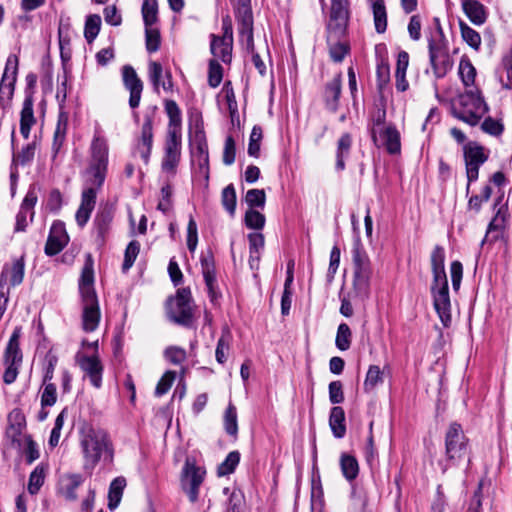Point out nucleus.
<instances>
[{
	"label": "nucleus",
	"instance_id": "nucleus-1",
	"mask_svg": "<svg viewBox=\"0 0 512 512\" xmlns=\"http://www.w3.org/2000/svg\"><path fill=\"white\" fill-rule=\"evenodd\" d=\"M79 447L85 470H93L102 459H113L112 441L107 431L100 427L83 425L79 430Z\"/></svg>",
	"mask_w": 512,
	"mask_h": 512
},
{
	"label": "nucleus",
	"instance_id": "nucleus-2",
	"mask_svg": "<svg viewBox=\"0 0 512 512\" xmlns=\"http://www.w3.org/2000/svg\"><path fill=\"white\" fill-rule=\"evenodd\" d=\"M430 262L433 273L431 293L433 296L434 308L443 325L447 327L451 322V302L447 276L444 268L445 251L443 247L437 245L433 248L430 256Z\"/></svg>",
	"mask_w": 512,
	"mask_h": 512
},
{
	"label": "nucleus",
	"instance_id": "nucleus-3",
	"mask_svg": "<svg viewBox=\"0 0 512 512\" xmlns=\"http://www.w3.org/2000/svg\"><path fill=\"white\" fill-rule=\"evenodd\" d=\"M94 273L92 263L87 262L83 267L79 281V291L81 295V326L85 332H93L97 329L101 312L98 298L93 286Z\"/></svg>",
	"mask_w": 512,
	"mask_h": 512
},
{
	"label": "nucleus",
	"instance_id": "nucleus-4",
	"mask_svg": "<svg viewBox=\"0 0 512 512\" xmlns=\"http://www.w3.org/2000/svg\"><path fill=\"white\" fill-rule=\"evenodd\" d=\"M107 168L89 165L85 172V188L82 191L81 203L76 212V221L83 227L89 220L96 204L97 190L104 183Z\"/></svg>",
	"mask_w": 512,
	"mask_h": 512
},
{
	"label": "nucleus",
	"instance_id": "nucleus-5",
	"mask_svg": "<svg viewBox=\"0 0 512 512\" xmlns=\"http://www.w3.org/2000/svg\"><path fill=\"white\" fill-rule=\"evenodd\" d=\"M434 23L435 31L428 39L429 61L434 75L443 78L452 69L453 59L439 19L435 18Z\"/></svg>",
	"mask_w": 512,
	"mask_h": 512
},
{
	"label": "nucleus",
	"instance_id": "nucleus-6",
	"mask_svg": "<svg viewBox=\"0 0 512 512\" xmlns=\"http://www.w3.org/2000/svg\"><path fill=\"white\" fill-rule=\"evenodd\" d=\"M386 112L378 109L371 116L369 130L374 144L384 147L389 154H399L401 139L399 131L392 125L386 124Z\"/></svg>",
	"mask_w": 512,
	"mask_h": 512
},
{
	"label": "nucleus",
	"instance_id": "nucleus-7",
	"mask_svg": "<svg viewBox=\"0 0 512 512\" xmlns=\"http://www.w3.org/2000/svg\"><path fill=\"white\" fill-rule=\"evenodd\" d=\"M488 111L479 89H465L453 105V115L459 120L475 126Z\"/></svg>",
	"mask_w": 512,
	"mask_h": 512
},
{
	"label": "nucleus",
	"instance_id": "nucleus-8",
	"mask_svg": "<svg viewBox=\"0 0 512 512\" xmlns=\"http://www.w3.org/2000/svg\"><path fill=\"white\" fill-rule=\"evenodd\" d=\"M468 438L460 424L451 423L445 434V455L450 465H456L468 454Z\"/></svg>",
	"mask_w": 512,
	"mask_h": 512
},
{
	"label": "nucleus",
	"instance_id": "nucleus-9",
	"mask_svg": "<svg viewBox=\"0 0 512 512\" xmlns=\"http://www.w3.org/2000/svg\"><path fill=\"white\" fill-rule=\"evenodd\" d=\"M167 315L173 322L190 326L193 322V309L191 304V292L187 288L179 289L173 298L167 303Z\"/></svg>",
	"mask_w": 512,
	"mask_h": 512
},
{
	"label": "nucleus",
	"instance_id": "nucleus-10",
	"mask_svg": "<svg viewBox=\"0 0 512 512\" xmlns=\"http://www.w3.org/2000/svg\"><path fill=\"white\" fill-rule=\"evenodd\" d=\"M21 329L15 328L6 346L3 361L6 366L3 381L6 384H12L18 376V368L22 362V354L20 350L19 339Z\"/></svg>",
	"mask_w": 512,
	"mask_h": 512
},
{
	"label": "nucleus",
	"instance_id": "nucleus-11",
	"mask_svg": "<svg viewBox=\"0 0 512 512\" xmlns=\"http://www.w3.org/2000/svg\"><path fill=\"white\" fill-rule=\"evenodd\" d=\"M19 60L16 55H9L0 82V106L5 109L10 106L17 80Z\"/></svg>",
	"mask_w": 512,
	"mask_h": 512
},
{
	"label": "nucleus",
	"instance_id": "nucleus-12",
	"mask_svg": "<svg viewBox=\"0 0 512 512\" xmlns=\"http://www.w3.org/2000/svg\"><path fill=\"white\" fill-rule=\"evenodd\" d=\"M204 471L196 467L189 459L186 460L181 474V486L191 502L198 499V490L203 482Z\"/></svg>",
	"mask_w": 512,
	"mask_h": 512
},
{
	"label": "nucleus",
	"instance_id": "nucleus-13",
	"mask_svg": "<svg viewBox=\"0 0 512 512\" xmlns=\"http://www.w3.org/2000/svg\"><path fill=\"white\" fill-rule=\"evenodd\" d=\"M181 158V134L177 131H168L165 144V154L162 160V170L174 175Z\"/></svg>",
	"mask_w": 512,
	"mask_h": 512
},
{
	"label": "nucleus",
	"instance_id": "nucleus-14",
	"mask_svg": "<svg viewBox=\"0 0 512 512\" xmlns=\"http://www.w3.org/2000/svg\"><path fill=\"white\" fill-rule=\"evenodd\" d=\"M353 263L355 282L360 286L367 287L371 276L370 261L366 253L362 251L359 237L355 240Z\"/></svg>",
	"mask_w": 512,
	"mask_h": 512
},
{
	"label": "nucleus",
	"instance_id": "nucleus-15",
	"mask_svg": "<svg viewBox=\"0 0 512 512\" xmlns=\"http://www.w3.org/2000/svg\"><path fill=\"white\" fill-rule=\"evenodd\" d=\"M348 0H332L328 31L335 35H343L346 31L349 11Z\"/></svg>",
	"mask_w": 512,
	"mask_h": 512
},
{
	"label": "nucleus",
	"instance_id": "nucleus-16",
	"mask_svg": "<svg viewBox=\"0 0 512 512\" xmlns=\"http://www.w3.org/2000/svg\"><path fill=\"white\" fill-rule=\"evenodd\" d=\"M77 362L80 368L88 375L90 382L96 388L101 386L103 366L101 364L99 355L93 353L88 356L85 354H77Z\"/></svg>",
	"mask_w": 512,
	"mask_h": 512
},
{
	"label": "nucleus",
	"instance_id": "nucleus-17",
	"mask_svg": "<svg viewBox=\"0 0 512 512\" xmlns=\"http://www.w3.org/2000/svg\"><path fill=\"white\" fill-rule=\"evenodd\" d=\"M69 237L62 222H54L51 226L49 237L45 246L47 255L58 254L68 243Z\"/></svg>",
	"mask_w": 512,
	"mask_h": 512
},
{
	"label": "nucleus",
	"instance_id": "nucleus-18",
	"mask_svg": "<svg viewBox=\"0 0 512 512\" xmlns=\"http://www.w3.org/2000/svg\"><path fill=\"white\" fill-rule=\"evenodd\" d=\"M153 145V122L152 118L147 115L144 117V122L141 127V134L136 145V152L140 154L141 158L148 163Z\"/></svg>",
	"mask_w": 512,
	"mask_h": 512
},
{
	"label": "nucleus",
	"instance_id": "nucleus-19",
	"mask_svg": "<svg viewBox=\"0 0 512 512\" xmlns=\"http://www.w3.org/2000/svg\"><path fill=\"white\" fill-rule=\"evenodd\" d=\"M123 81L125 87L130 92L129 105L131 108H136L139 106L141 93L143 90V84L141 80L138 78L135 70L130 66H125L123 68Z\"/></svg>",
	"mask_w": 512,
	"mask_h": 512
},
{
	"label": "nucleus",
	"instance_id": "nucleus-20",
	"mask_svg": "<svg viewBox=\"0 0 512 512\" xmlns=\"http://www.w3.org/2000/svg\"><path fill=\"white\" fill-rule=\"evenodd\" d=\"M149 77L154 90L159 93L160 88L169 93L173 90L172 76L170 72L163 73L162 65L152 61L149 63Z\"/></svg>",
	"mask_w": 512,
	"mask_h": 512
},
{
	"label": "nucleus",
	"instance_id": "nucleus-21",
	"mask_svg": "<svg viewBox=\"0 0 512 512\" xmlns=\"http://www.w3.org/2000/svg\"><path fill=\"white\" fill-rule=\"evenodd\" d=\"M26 427V420L24 414L20 409H13L8 415V427L6 430L7 436L12 440V442L21 443L23 436V431Z\"/></svg>",
	"mask_w": 512,
	"mask_h": 512
},
{
	"label": "nucleus",
	"instance_id": "nucleus-22",
	"mask_svg": "<svg viewBox=\"0 0 512 512\" xmlns=\"http://www.w3.org/2000/svg\"><path fill=\"white\" fill-rule=\"evenodd\" d=\"M25 264L23 258L16 259L10 266H5L0 275V283L7 287L9 282L11 286H17L22 283L24 278Z\"/></svg>",
	"mask_w": 512,
	"mask_h": 512
},
{
	"label": "nucleus",
	"instance_id": "nucleus-23",
	"mask_svg": "<svg viewBox=\"0 0 512 512\" xmlns=\"http://www.w3.org/2000/svg\"><path fill=\"white\" fill-rule=\"evenodd\" d=\"M91 160L89 165L107 168L108 145L106 140L95 134L90 146Z\"/></svg>",
	"mask_w": 512,
	"mask_h": 512
},
{
	"label": "nucleus",
	"instance_id": "nucleus-24",
	"mask_svg": "<svg viewBox=\"0 0 512 512\" xmlns=\"http://www.w3.org/2000/svg\"><path fill=\"white\" fill-rule=\"evenodd\" d=\"M83 478L79 474H67L59 481V493L69 501L77 499L76 489L82 484Z\"/></svg>",
	"mask_w": 512,
	"mask_h": 512
},
{
	"label": "nucleus",
	"instance_id": "nucleus-25",
	"mask_svg": "<svg viewBox=\"0 0 512 512\" xmlns=\"http://www.w3.org/2000/svg\"><path fill=\"white\" fill-rule=\"evenodd\" d=\"M462 8L465 15L475 25H482L487 19L484 5L476 0H463Z\"/></svg>",
	"mask_w": 512,
	"mask_h": 512
},
{
	"label": "nucleus",
	"instance_id": "nucleus-26",
	"mask_svg": "<svg viewBox=\"0 0 512 512\" xmlns=\"http://www.w3.org/2000/svg\"><path fill=\"white\" fill-rule=\"evenodd\" d=\"M342 79L341 74L336 75L327 83L324 91V99L328 109L335 112L338 108L339 97L341 94Z\"/></svg>",
	"mask_w": 512,
	"mask_h": 512
},
{
	"label": "nucleus",
	"instance_id": "nucleus-27",
	"mask_svg": "<svg viewBox=\"0 0 512 512\" xmlns=\"http://www.w3.org/2000/svg\"><path fill=\"white\" fill-rule=\"evenodd\" d=\"M340 35H335L334 32L329 31V55L334 62H342L345 56L349 53L350 46L348 42L338 40Z\"/></svg>",
	"mask_w": 512,
	"mask_h": 512
},
{
	"label": "nucleus",
	"instance_id": "nucleus-28",
	"mask_svg": "<svg viewBox=\"0 0 512 512\" xmlns=\"http://www.w3.org/2000/svg\"><path fill=\"white\" fill-rule=\"evenodd\" d=\"M329 426L336 438H343L346 433L345 412L342 407L335 406L330 411Z\"/></svg>",
	"mask_w": 512,
	"mask_h": 512
},
{
	"label": "nucleus",
	"instance_id": "nucleus-29",
	"mask_svg": "<svg viewBox=\"0 0 512 512\" xmlns=\"http://www.w3.org/2000/svg\"><path fill=\"white\" fill-rule=\"evenodd\" d=\"M34 123L33 101L31 98H26L23 103L20 118V132L25 139L29 137L31 127Z\"/></svg>",
	"mask_w": 512,
	"mask_h": 512
},
{
	"label": "nucleus",
	"instance_id": "nucleus-30",
	"mask_svg": "<svg viewBox=\"0 0 512 512\" xmlns=\"http://www.w3.org/2000/svg\"><path fill=\"white\" fill-rule=\"evenodd\" d=\"M248 239L250 252L249 264L253 269L258 267L265 240L263 234L261 233H251L249 234Z\"/></svg>",
	"mask_w": 512,
	"mask_h": 512
},
{
	"label": "nucleus",
	"instance_id": "nucleus-31",
	"mask_svg": "<svg viewBox=\"0 0 512 512\" xmlns=\"http://www.w3.org/2000/svg\"><path fill=\"white\" fill-rule=\"evenodd\" d=\"M458 74L466 89H477L476 87H474V82L477 74L476 69L469 59L462 58L460 60Z\"/></svg>",
	"mask_w": 512,
	"mask_h": 512
},
{
	"label": "nucleus",
	"instance_id": "nucleus-32",
	"mask_svg": "<svg viewBox=\"0 0 512 512\" xmlns=\"http://www.w3.org/2000/svg\"><path fill=\"white\" fill-rule=\"evenodd\" d=\"M67 121H68L67 115L65 113H60L55 131H54L53 143H52V149L55 154H57L60 151V149L65 141L66 132H67Z\"/></svg>",
	"mask_w": 512,
	"mask_h": 512
},
{
	"label": "nucleus",
	"instance_id": "nucleus-33",
	"mask_svg": "<svg viewBox=\"0 0 512 512\" xmlns=\"http://www.w3.org/2000/svg\"><path fill=\"white\" fill-rule=\"evenodd\" d=\"M375 28L378 33L385 32L387 28V13L383 0H371Z\"/></svg>",
	"mask_w": 512,
	"mask_h": 512
},
{
	"label": "nucleus",
	"instance_id": "nucleus-34",
	"mask_svg": "<svg viewBox=\"0 0 512 512\" xmlns=\"http://www.w3.org/2000/svg\"><path fill=\"white\" fill-rule=\"evenodd\" d=\"M352 144L350 134H343L338 140L337 153H336V168L343 170L345 168V158L348 156Z\"/></svg>",
	"mask_w": 512,
	"mask_h": 512
},
{
	"label": "nucleus",
	"instance_id": "nucleus-35",
	"mask_svg": "<svg viewBox=\"0 0 512 512\" xmlns=\"http://www.w3.org/2000/svg\"><path fill=\"white\" fill-rule=\"evenodd\" d=\"M165 110L169 117V131L181 134V112L177 103L173 100L166 101Z\"/></svg>",
	"mask_w": 512,
	"mask_h": 512
},
{
	"label": "nucleus",
	"instance_id": "nucleus-36",
	"mask_svg": "<svg viewBox=\"0 0 512 512\" xmlns=\"http://www.w3.org/2000/svg\"><path fill=\"white\" fill-rule=\"evenodd\" d=\"M340 466L343 476L347 480L351 481L357 477L359 465L355 457L348 454H342L340 458Z\"/></svg>",
	"mask_w": 512,
	"mask_h": 512
},
{
	"label": "nucleus",
	"instance_id": "nucleus-37",
	"mask_svg": "<svg viewBox=\"0 0 512 512\" xmlns=\"http://www.w3.org/2000/svg\"><path fill=\"white\" fill-rule=\"evenodd\" d=\"M125 485H126V482H125L124 478H116L112 481V483L110 485V489H109V494H108V497H109L108 507L111 510L115 509L118 506V504L121 500L122 491H123Z\"/></svg>",
	"mask_w": 512,
	"mask_h": 512
},
{
	"label": "nucleus",
	"instance_id": "nucleus-38",
	"mask_svg": "<svg viewBox=\"0 0 512 512\" xmlns=\"http://www.w3.org/2000/svg\"><path fill=\"white\" fill-rule=\"evenodd\" d=\"M465 163L482 165L487 160L483 147L468 145L464 148Z\"/></svg>",
	"mask_w": 512,
	"mask_h": 512
},
{
	"label": "nucleus",
	"instance_id": "nucleus-39",
	"mask_svg": "<svg viewBox=\"0 0 512 512\" xmlns=\"http://www.w3.org/2000/svg\"><path fill=\"white\" fill-rule=\"evenodd\" d=\"M142 16L146 26H153L158 20L157 0H143Z\"/></svg>",
	"mask_w": 512,
	"mask_h": 512
},
{
	"label": "nucleus",
	"instance_id": "nucleus-40",
	"mask_svg": "<svg viewBox=\"0 0 512 512\" xmlns=\"http://www.w3.org/2000/svg\"><path fill=\"white\" fill-rule=\"evenodd\" d=\"M101 27V17L97 14L89 15L85 22L84 37L88 43L94 41L99 34Z\"/></svg>",
	"mask_w": 512,
	"mask_h": 512
},
{
	"label": "nucleus",
	"instance_id": "nucleus-41",
	"mask_svg": "<svg viewBox=\"0 0 512 512\" xmlns=\"http://www.w3.org/2000/svg\"><path fill=\"white\" fill-rule=\"evenodd\" d=\"M70 29L71 23L69 17H60L59 27H58V37H59V46L61 50V55L64 58V48L70 45Z\"/></svg>",
	"mask_w": 512,
	"mask_h": 512
},
{
	"label": "nucleus",
	"instance_id": "nucleus-42",
	"mask_svg": "<svg viewBox=\"0 0 512 512\" xmlns=\"http://www.w3.org/2000/svg\"><path fill=\"white\" fill-rule=\"evenodd\" d=\"M383 382V372L377 365H371L367 371L364 381V390L366 392L373 391L376 386Z\"/></svg>",
	"mask_w": 512,
	"mask_h": 512
},
{
	"label": "nucleus",
	"instance_id": "nucleus-43",
	"mask_svg": "<svg viewBox=\"0 0 512 512\" xmlns=\"http://www.w3.org/2000/svg\"><path fill=\"white\" fill-rule=\"evenodd\" d=\"M232 45L233 43H230L226 55L224 46L222 45V37L212 35L210 50L214 57L219 58L224 63H228L231 61Z\"/></svg>",
	"mask_w": 512,
	"mask_h": 512
},
{
	"label": "nucleus",
	"instance_id": "nucleus-44",
	"mask_svg": "<svg viewBox=\"0 0 512 512\" xmlns=\"http://www.w3.org/2000/svg\"><path fill=\"white\" fill-rule=\"evenodd\" d=\"M352 333L349 326L346 323H341L338 326L335 345L341 351H346L351 345Z\"/></svg>",
	"mask_w": 512,
	"mask_h": 512
},
{
	"label": "nucleus",
	"instance_id": "nucleus-45",
	"mask_svg": "<svg viewBox=\"0 0 512 512\" xmlns=\"http://www.w3.org/2000/svg\"><path fill=\"white\" fill-rule=\"evenodd\" d=\"M463 40L473 49L478 50L481 45L480 34L464 22L459 24Z\"/></svg>",
	"mask_w": 512,
	"mask_h": 512
},
{
	"label": "nucleus",
	"instance_id": "nucleus-46",
	"mask_svg": "<svg viewBox=\"0 0 512 512\" xmlns=\"http://www.w3.org/2000/svg\"><path fill=\"white\" fill-rule=\"evenodd\" d=\"M45 468L42 465H38L30 474L28 482V491L34 495L38 493L45 480Z\"/></svg>",
	"mask_w": 512,
	"mask_h": 512
},
{
	"label": "nucleus",
	"instance_id": "nucleus-47",
	"mask_svg": "<svg viewBox=\"0 0 512 512\" xmlns=\"http://www.w3.org/2000/svg\"><path fill=\"white\" fill-rule=\"evenodd\" d=\"M248 2L243 1L237 8L239 28H253V16Z\"/></svg>",
	"mask_w": 512,
	"mask_h": 512
},
{
	"label": "nucleus",
	"instance_id": "nucleus-48",
	"mask_svg": "<svg viewBox=\"0 0 512 512\" xmlns=\"http://www.w3.org/2000/svg\"><path fill=\"white\" fill-rule=\"evenodd\" d=\"M224 427L229 435H236L238 432L236 407L229 403L224 414Z\"/></svg>",
	"mask_w": 512,
	"mask_h": 512
},
{
	"label": "nucleus",
	"instance_id": "nucleus-49",
	"mask_svg": "<svg viewBox=\"0 0 512 512\" xmlns=\"http://www.w3.org/2000/svg\"><path fill=\"white\" fill-rule=\"evenodd\" d=\"M240 461V454L238 451L230 452L226 459L218 466V475L225 476L232 473Z\"/></svg>",
	"mask_w": 512,
	"mask_h": 512
},
{
	"label": "nucleus",
	"instance_id": "nucleus-50",
	"mask_svg": "<svg viewBox=\"0 0 512 512\" xmlns=\"http://www.w3.org/2000/svg\"><path fill=\"white\" fill-rule=\"evenodd\" d=\"M140 251V244L137 241H131L126 247L124 254V262L122 269L124 272L128 271L134 264Z\"/></svg>",
	"mask_w": 512,
	"mask_h": 512
},
{
	"label": "nucleus",
	"instance_id": "nucleus-51",
	"mask_svg": "<svg viewBox=\"0 0 512 512\" xmlns=\"http://www.w3.org/2000/svg\"><path fill=\"white\" fill-rule=\"evenodd\" d=\"M245 201L250 209L254 207L263 208L265 206L266 194L262 189H250L246 193Z\"/></svg>",
	"mask_w": 512,
	"mask_h": 512
},
{
	"label": "nucleus",
	"instance_id": "nucleus-52",
	"mask_svg": "<svg viewBox=\"0 0 512 512\" xmlns=\"http://www.w3.org/2000/svg\"><path fill=\"white\" fill-rule=\"evenodd\" d=\"M176 379V373L174 371H166L161 379L158 381L155 388V395L161 397L166 394Z\"/></svg>",
	"mask_w": 512,
	"mask_h": 512
},
{
	"label": "nucleus",
	"instance_id": "nucleus-53",
	"mask_svg": "<svg viewBox=\"0 0 512 512\" xmlns=\"http://www.w3.org/2000/svg\"><path fill=\"white\" fill-rule=\"evenodd\" d=\"M223 78L222 66L215 60L212 59L209 62L208 70V83L211 87L216 88L220 85Z\"/></svg>",
	"mask_w": 512,
	"mask_h": 512
},
{
	"label": "nucleus",
	"instance_id": "nucleus-54",
	"mask_svg": "<svg viewBox=\"0 0 512 512\" xmlns=\"http://www.w3.org/2000/svg\"><path fill=\"white\" fill-rule=\"evenodd\" d=\"M262 129L259 126H254L250 138H249V145H248V154L253 157H258L260 153V143L262 140Z\"/></svg>",
	"mask_w": 512,
	"mask_h": 512
},
{
	"label": "nucleus",
	"instance_id": "nucleus-55",
	"mask_svg": "<svg viewBox=\"0 0 512 512\" xmlns=\"http://www.w3.org/2000/svg\"><path fill=\"white\" fill-rule=\"evenodd\" d=\"M245 224L251 229H262L265 225V217L259 211L249 209L245 213Z\"/></svg>",
	"mask_w": 512,
	"mask_h": 512
},
{
	"label": "nucleus",
	"instance_id": "nucleus-56",
	"mask_svg": "<svg viewBox=\"0 0 512 512\" xmlns=\"http://www.w3.org/2000/svg\"><path fill=\"white\" fill-rule=\"evenodd\" d=\"M164 357L174 365L183 363L186 359V351L178 346H169L164 351Z\"/></svg>",
	"mask_w": 512,
	"mask_h": 512
},
{
	"label": "nucleus",
	"instance_id": "nucleus-57",
	"mask_svg": "<svg viewBox=\"0 0 512 512\" xmlns=\"http://www.w3.org/2000/svg\"><path fill=\"white\" fill-rule=\"evenodd\" d=\"M222 204L233 215L236 208V192L233 185H228L222 191Z\"/></svg>",
	"mask_w": 512,
	"mask_h": 512
},
{
	"label": "nucleus",
	"instance_id": "nucleus-58",
	"mask_svg": "<svg viewBox=\"0 0 512 512\" xmlns=\"http://www.w3.org/2000/svg\"><path fill=\"white\" fill-rule=\"evenodd\" d=\"M198 244V228L196 221L192 216H190L188 225H187V247L190 252H194L196 250Z\"/></svg>",
	"mask_w": 512,
	"mask_h": 512
},
{
	"label": "nucleus",
	"instance_id": "nucleus-59",
	"mask_svg": "<svg viewBox=\"0 0 512 512\" xmlns=\"http://www.w3.org/2000/svg\"><path fill=\"white\" fill-rule=\"evenodd\" d=\"M146 48L149 52H156L160 46V34L156 28L146 26Z\"/></svg>",
	"mask_w": 512,
	"mask_h": 512
},
{
	"label": "nucleus",
	"instance_id": "nucleus-60",
	"mask_svg": "<svg viewBox=\"0 0 512 512\" xmlns=\"http://www.w3.org/2000/svg\"><path fill=\"white\" fill-rule=\"evenodd\" d=\"M57 401V389L53 383L44 385L41 395L42 406H53Z\"/></svg>",
	"mask_w": 512,
	"mask_h": 512
},
{
	"label": "nucleus",
	"instance_id": "nucleus-61",
	"mask_svg": "<svg viewBox=\"0 0 512 512\" xmlns=\"http://www.w3.org/2000/svg\"><path fill=\"white\" fill-rule=\"evenodd\" d=\"M222 45L224 46L225 54L227 55V50L229 49L230 43H233V29H232V21L229 16H226L222 20Z\"/></svg>",
	"mask_w": 512,
	"mask_h": 512
},
{
	"label": "nucleus",
	"instance_id": "nucleus-62",
	"mask_svg": "<svg viewBox=\"0 0 512 512\" xmlns=\"http://www.w3.org/2000/svg\"><path fill=\"white\" fill-rule=\"evenodd\" d=\"M481 128L485 133L493 136L501 135L504 130L503 124L499 120H495L491 117H488L483 121Z\"/></svg>",
	"mask_w": 512,
	"mask_h": 512
},
{
	"label": "nucleus",
	"instance_id": "nucleus-63",
	"mask_svg": "<svg viewBox=\"0 0 512 512\" xmlns=\"http://www.w3.org/2000/svg\"><path fill=\"white\" fill-rule=\"evenodd\" d=\"M450 274L452 287L455 291L459 290L463 276V266L459 261H453L450 265Z\"/></svg>",
	"mask_w": 512,
	"mask_h": 512
},
{
	"label": "nucleus",
	"instance_id": "nucleus-64",
	"mask_svg": "<svg viewBox=\"0 0 512 512\" xmlns=\"http://www.w3.org/2000/svg\"><path fill=\"white\" fill-rule=\"evenodd\" d=\"M329 400L333 404H339L344 400L342 383L340 381H332L329 384Z\"/></svg>",
	"mask_w": 512,
	"mask_h": 512
}]
</instances>
